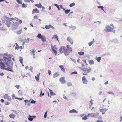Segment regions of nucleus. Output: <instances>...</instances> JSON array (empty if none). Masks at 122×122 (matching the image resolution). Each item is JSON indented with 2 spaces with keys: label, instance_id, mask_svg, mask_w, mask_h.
I'll use <instances>...</instances> for the list:
<instances>
[{
  "label": "nucleus",
  "instance_id": "7c9ffc66",
  "mask_svg": "<svg viewBox=\"0 0 122 122\" xmlns=\"http://www.w3.org/2000/svg\"><path fill=\"white\" fill-rule=\"evenodd\" d=\"M96 57V59L97 61L99 62H100V61L101 60V57H97V56Z\"/></svg>",
  "mask_w": 122,
  "mask_h": 122
},
{
  "label": "nucleus",
  "instance_id": "7ed1b4c3",
  "mask_svg": "<svg viewBox=\"0 0 122 122\" xmlns=\"http://www.w3.org/2000/svg\"><path fill=\"white\" fill-rule=\"evenodd\" d=\"M91 71V69L90 68H85L84 71V73H83V75H87V73L90 72Z\"/></svg>",
  "mask_w": 122,
  "mask_h": 122
},
{
  "label": "nucleus",
  "instance_id": "5fc2aeb1",
  "mask_svg": "<svg viewBox=\"0 0 122 122\" xmlns=\"http://www.w3.org/2000/svg\"><path fill=\"white\" fill-rule=\"evenodd\" d=\"M47 113V112H46L45 113L44 115V117L45 118H46V117Z\"/></svg>",
  "mask_w": 122,
  "mask_h": 122
},
{
  "label": "nucleus",
  "instance_id": "864d4df0",
  "mask_svg": "<svg viewBox=\"0 0 122 122\" xmlns=\"http://www.w3.org/2000/svg\"><path fill=\"white\" fill-rule=\"evenodd\" d=\"M71 59L72 61L75 62V63H76V62L75 60L71 58Z\"/></svg>",
  "mask_w": 122,
  "mask_h": 122
},
{
  "label": "nucleus",
  "instance_id": "6e6552de",
  "mask_svg": "<svg viewBox=\"0 0 122 122\" xmlns=\"http://www.w3.org/2000/svg\"><path fill=\"white\" fill-rule=\"evenodd\" d=\"M82 83L84 84H87L88 82V81L87 80L85 76H83L82 77Z\"/></svg>",
  "mask_w": 122,
  "mask_h": 122
},
{
  "label": "nucleus",
  "instance_id": "13d9d810",
  "mask_svg": "<svg viewBox=\"0 0 122 122\" xmlns=\"http://www.w3.org/2000/svg\"><path fill=\"white\" fill-rule=\"evenodd\" d=\"M5 105H8L9 104V103L8 102H5Z\"/></svg>",
  "mask_w": 122,
  "mask_h": 122
},
{
  "label": "nucleus",
  "instance_id": "603ef678",
  "mask_svg": "<svg viewBox=\"0 0 122 122\" xmlns=\"http://www.w3.org/2000/svg\"><path fill=\"white\" fill-rule=\"evenodd\" d=\"M32 70H33V67L31 66H30V68L29 69V71H31L32 72H33Z\"/></svg>",
  "mask_w": 122,
  "mask_h": 122
},
{
  "label": "nucleus",
  "instance_id": "e2e57ef3",
  "mask_svg": "<svg viewBox=\"0 0 122 122\" xmlns=\"http://www.w3.org/2000/svg\"><path fill=\"white\" fill-rule=\"evenodd\" d=\"M79 67L81 70L84 71L85 68H82L80 67Z\"/></svg>",
  "mask_w": 122,
  "mask_h": 122
},
{
  "label": "nucleus",
  "instance_id": "3c124183",
  "mask_svg": "<svg viewBox=\"0 0 122 122\" xmlns=\"http://www.w3.org/2000/svg\"><path fill=\"white\" fill-rule=\"evenodd\" d=\"M77 74V72L76 71H74L73 72H72L71 73V75H72L73 74Z\"/></svg>",
  "mask_w": 122,
  "mask_h": 122
},
{
  "label": "nucleus",
  "instance_id": "5701e85b",
  "mask_svg": "<svg viewBox=\"0 0 122 122\" xmlns=\"http://www.w3.org/2000/svg\"><path fill=\"white\" fill-rule=\"evenodd\" d=\"M9 117L11 118L14 119L15 117V115L13 114H12L9 115Z\"/></svg>",
  "mask_w": 122,
  "mask_h": 122
},
{
  "label": "nucleus",
  "instance_id": "2f4dec72",
  "mask_svg": "<svg viewBox=\"0 0 122 122\" xmlns=\"http://www.w3.org/2000/svg\"><path fill=\"white\" fill-rule=\"evenodd\" d=\"M22 7L25 8H26L27 7V5L26 4H25L24 3H23L22 4Z\"/></svg>",
  "mask_w": 122,
  "mask_h": 122
},
{
  "label": "nucleus",
  "instance_id": "0eeeda50",
  "mask_svg": "<svg viewBox=\"0 0 122 122\" xmlns=\"http://www.w3.org/2000/svg\"><path fill=\"white\" fill-rule=\"evenodd\" d=\"M66 48L64 46H62L59 49V51L61 53H64L65 50H66Z\"/></svg>",
  "mask_w": 122,
  "mask_h": 122
},
{
  "label": "nucleus",
  "instance_id": "6ab92c4d",
  "mask_svg": "<svg viewBox=\"0 0 122 122\" xmlns=\"http://www.w3.org/2000/svg\"><path fill=\"white\" fill-rule=\"evenodd\" d=\"M59 67L60 68L61 70L63 71V72H65V69L62 66H59Z\"/></svg>",
  "mask_w": 122,
  "mask_h": 122
},
{
  "label": "nucleus",
  "instance_id": "6e6d98bb",
  "mask_svg": "<svg viewBox=\"0 0 122 122\" xmlns=\"http://www.w3.org/2000/svg\"><path fill=\"white\" fill-rule=\"evenodd\" d=\"M11 96H12V99H14V98L16 97L15 95L14 94H13Z\"/></svg>",
  "mask_w": 122,
  "mask_h": 122
},
{
  "label": "nucleus",
  "instance_id": "412c9836",
  "mask_svg": "<svg viewBox=\"0 0 122 122\" xmlns=\"http://www.w3.org/2000/svg\"><path fill=\"white\" fill-rule=\"evenodd\" d=\"M59 75V74L57 72H56L53 75V77L55 78L58 76Z\"/></svg>",
  "mask_w": 122,
  "mask_h": 122
},
{
  "label": "nucleus",
  "instance_id": "f704fd0d",
  "mask_svg": "<svg viewBox=\"0 0 122 122\" xmlns=\"http://www.w3.org/2000/svg\"><path fill=\"white\" fill-rule=\"evenodd\" d=\"M19 60L20 63H22L23 62V58L20 56L19 57Z\"/></svg>",
  "mask_w": 122,
  "mask_h": 122
},
{
  "label": "nucleus",
  "instance_id": "c85d7f7f",
  "mask_svg": "<svg viewBox=\"0 0 122 122\" xmlns=\"http://www.w3.org/2000/svg\"><path fill=\"white\" fill-rule=\"evenodd\" d=\"M69 27L70 28H72V30H74L76 28V26H72V25L69 26Z\"/></svg>",
  "mask_w": 122,
  "mask_h": 122
},
{
  "label": "nucleus",
  "instance_id": "9b49d317",
  "mask_svg": "<svg viewBox=\"0 0 122 122\" xmlns=\"http://www.w3.org/2000/svg\"><path fill=\"white\" fill-rule=\"evenodd\" d=\"M39 11L36 8L33 9L32 12V14L38 13H39Z\"/></svg>",
  "mask_w": 122,
  "mask_h": 122
},
{
  "label": "nucleus",
  "instance_id": "052dcab7",
  "mask_svg": "<svg viewBox=\"0 0 122 122\" xmlns=\"http://www.w3.org/2000/svg\"><path fill=\"white\" fill-rule=\"evenodd\" d=\"M15 87L17 89H19L20 87V86L19 85H17L15 86Z\"/></svg>",
  "mask_w": 122,
  "mask_h": 122
},
{
  "label": "nucleus",
  "instance_id": "1a4fd4ad",
  "mask_svg": "<svg viewBox=\"0 0 122 122\" xmlns=\"http://www.w3.org/2000/svg\"><path fill=\"white\" fill-rule=\"evenodd\" d=\"M60 81L62 84H65L66 82V81L65 80V78L64 77H61L60 79Z\"/></svg>",
  "mask_w": 122,
  "mask_h": 122
},
{
  "label": "nucleus",
  "instance_id": "9d476101",
  "mask_svg": "<svg viewBox=\"0 0 122 122\" xmlns=\"http://www.w3.org/2000/svg\"><path fill=\"white\" fill-rule=\"evenodd\" d=\"M36 117V116H30L29 115L28 118V119L30 121H32L33 118H35Z\"/></svg>",
  "mask_w": 122,
  "mask_h": 122
},
{
  "label": "nucleus",
  "instance_id": "2eb2a0df",
  "mask_svg": "<svg viewBox=\"0 0 122 122\" xmlns=\"http://www.w3.org/2000/svg\"><path fill=\"white\" fill-rule=\"evenodd\" d=\"M35 5L36 6L37 8H41L42 6V5L41 3H39V4H35Z\"/></svg>",
  "mask_w": 122,
  "mask_h": 122
},
{
  "label": "nucleus",
  "instance_id": "dca6fc26",
  "mask_svg": "<svg viewBox=\"0 0 122 122\" xmlns=\"http://www.w3.org/2000/svg\"><path fill=\"white\" fill-rule=\"evenodd\" d=\"M78 112L76 110L74 109H72L69 111V113H77Z\"/></svg>",
  "mask_w": 122,
  "mask_h": 122
},
{
  "label": "nucleus",
  "instance_id": "58836bf2",
  "mask_svg": "<svg viewBox=\"0 0 122 122\" xmlns=\"http://www.w3.org/2000/svg\"><path fill=\"white\" fill-rule=\"evenodd\" d=\"M57 37H58V36L56 35H54L51 38L52 39H53V38H54L55 39H56Z\"/></svg>",
  "mask_w": 122,
  "mask_h": 122
},
{
  "label": "nucleus",
  "instance_id": "c9c22d12",
  "mask_svg": "<svg viewBox=\"0 0 122 122\" xmlns=\"http://www.w3.org/2000/svg\"><path fill=\"white\" fill-rule=\"evenodd\" d=\"M30 54H32L34 53L35 52V50H30Z\"/></svg>",
  "mask_w": 122,
  "mask_h": 122
},
{
  "label": "nucleus",
  "instance_id": "bb28decb",
  "mask_svg": "<svg viewBox=\"0 0 122 122\" xmlns=\"http://www.w3.org/2000/svg\"><path fill=\"white\" fill-rule=\"evenodd\" d=\"M89 64L91 65L93 64L94 63V61L92 60H89Z\"/></svg>",
  "mask_w": 122,
  "mask_h": 122
},
{
  "label": "nucleus",
  "instance_id": "20e7f679",
  "mask_svg": "<svg viewBox=\"0 0 122 122\" xmlns=\"http://www.w3.org/2000/svg\"><path fill=\"white\" fill-rule=\"evenodd\" d=\"M51 48L52 50L54 52L55 56H56L57 55V52L56 51L57 48L56 46L54 45V46H51Z\"/></svg>",
  "mask_w": 122,
  "mask_h": 122
},
{
  "label": "nucleus",
  "instance_id": "b1692460",
  "mask_svg": "<svg viewBox=\"0 0 122 122\" xmlns=\"http://www.w3.org/2000/svg\"><path fill=\"white\" fill-rule=\"evenodd\" d=\"M97 7L98 8L101 9L105 13H106V12L105 11L104 9H103V7L102 6H97Z\"/></svg>",
  "mask_w": 122,
  "mask_h": 122
},
{
  "label": "nucleus",
  "instance_id": "ddd939ff",
  "mask_svg": "<svg viewBox=\"0 0 122 122\" xmlns=\"http://www.w3.org/2000/svg\"><path fill=\"white\" fill-rule=\"evenodd\" d=\"M107 109L106 108L101 109L99 110L100 112H102V114H104L105 113V112L107 111Z\"/></svg>",
  "mask_w": 122,
  "mask_h": 122
},
{
  "label": "nucleus",
  "instance_id": "4c0bfd02",
  "mask_svg": "<svg viewBox=\"0 0 122 122\" xmlns=\"http://www.w3.org/2000/svg\"><path fill=\"white\" fill-rule=\"evenodd\" d=\"M19 25V24H18V23L17 22H15V23L14 22L13 23V25L15 26H18Z\"/></svg>",
  "mask_w": 122,
  "mask_h": 122
},
{
  "label": "nucleus",
  "instance_id": "79ce46f5",
  "mask_svg": "<svg viewBox=\"0 0 122 122\" xmlns=\"http://www.w3.org/2000/svg\"><path fill=\"white\" fill-rule=\"evenodd\" d=\"M5 18L9 21L12 20V18H8L7 17H5Z\"/></svg>",
  "mask_w": 122,
  "mask_h": 122
},
{
  "label": "nucleus",
  "instance_id": "69168bd1",
  "mask_svg": "<svg viewBox=\"0 0 122 122\" xmlns=\"http://www.w3.org/2000/svg\"><path fill=\"white\" fill-rule=\"evenodd\" d=\"M17 19V18L16 17L14 18H12V20H15Z\"/></svg>",
  "mask_w": 122,
  "mask_h": 122
},
{
  "label": "nucleus",
  "instance_id": "ea45409f",
  "mask_svg": "<svg viewBox=\"0 0 122 122\" xmlns=\"http://www.w3.org/2000/svg\"><path fill=\"white\" fill-rule=\"evenodd\" d=\"M16 45V46L15 47V49H19L18 48V45L17 43H16L15 44Z\"/></svg>",
  "mask_w": 122,
  "mask_h": 122
},
{
  "label": "nucleus",
  "instance_id": "37998d69",
  "mask_svg": "<svg viewBox=\"0 0 122 122\" xmlns=\"http://www.w3.org/2000/svg\"><path fill=\"white\" fill-rule=\"evenodd\" d=\"M15 98L16 99H18L19 100H22V99H23L24 98L23 97H22L21 98H19L18 97H16Z\"/></svg>",
  "mask_w": 122,
  "mask_h": 122
},
{
  "label": "nucleus",
  "instance_id": "bf43d9fd",
  "mask_svg": "<svg viewBox=\"0 0 122 122\" xmlns=\"http://www.w3.org/2000/svg\"><path fill=\"white\" fill-rule=\"evenodd\" d=\"M30 100H24V101L25 103H27V102H30Z\"/></svg>",
  "mask_w": 122,
  "mask_h": 122
},
{
  "label": "nucleus",
  "instance_id": "338daca9",
  "mask_svg": "<svg viewBox=\"0 0 122 122\" xmlns=\"http://www.w3.org/2000/svg\"><path fill=\"white\" fill-rule=\"evenodd\" d=\"M83 61L85 62L86 64V65H88V64H87L86 63V60H83Z\"/></svg>",
  "mask_w": 122,
  "mask_h": 122
},
{
  "label": "nucleus",
  "instance_id": "72a5a7b5",
  "mask_svg": "<svg viewBox=\"0 0 122 122\" xmlns=\"http://www.w3.org/2000/svg\"><path fill=\"white\" fill-rule=\"evenodd\" d=\"M78 54L80 55H82L84 54V53L83 52L81 51L79 52L78 53Z\"/></svg>",
  "mask_w": 122,
  "mask_h": 122
},
{
  "label": "nucleus",
  "instance_id": "680f3d73",
  "mask_svg": "<svg viewBox=\"0 0 122 122\" xmlns=\"http://www.w3.org/2000/svg\"><path fill=\"white\" fill-rule=\"evenodd\" d=\"M18 93L20 95H21L22 94V92L21 90H19L18 91Z\"/></svg>",
  "mask_w": 122,
  "mask_h": 122
},
{
  "label": "nucleus",
  "instance_id": "4d7b16f0",
  "mask_svg": "<svg viewBox=\"0 0 122 122\" xmlns=\"http://www.w3.org/2000/svg\"><path fill=\"white\" fill-rule=\"evenodd\" d=\"M93 100H92V99H91V100L90 101V102L91 103V106H92V105L93 104Z\"/></svg>",
  "mask_w": 122,
  "mask_h": 122
},
{
  "label": "nucleus",
  "instance_id": "4468645a",
  "mask_svg": "<svg viewBox=\"0 0 122 122\" xmlns=\"http://www.w3.org/2000/svg\"><path fill=\"white\" fill-rule=\"evenodd\" d=\"M50 27L53 29H54V27L50 24L48 25H46L45 26V28L46 29H49Z\"/></svg>",
  "mask_w": 122,
  "mask_h": 122
},
{
  "label": "nucleus",
  "instance_id": "4be33fe9",
  "mask_svg": "<svg viewBox=\"0 0 122 122\" xmlns=\"http://www.w3.org/2000/svg\"><path fill=\"white\" fill-rule=\"evenodd\" d=\"M49 92H50V94L52 96V95H56V94L55 93H53V92L52 90H51L50 89H49Z\"/></svg>",
  "mask_w": 122,
  "mask_h": 122
},
{
  "label": "nucleus",
  "instance_id": "f257e3e1",
  "mask_svg": "<svg viewBox=\"0 0 122 122\" xmlns=\"http://www.w3.org/2000/svg\"><path fill=\"white\" fill-rule=\"evenodd\" d=\"M2 55L0 54V56ZM3 59L0 58V68L3 70H5L13 72V70L11 68L13 64L10 61L12 55L8 54L7 53H5L3 55Z\"/></svg>",
  "mask_w": 122,
  "mask_h": 122
},
{
  "label": "nucleus",
  "instance_id": "cd10ccee",
  "mask_svg": "<svg viewBox=\"0 0 122 122\" xmlns=\"http://www.w3.org/2000/svg\"><path fill=\"white\" fill-rule=\"evenodd\" d=\"M22 30H19L17 31L16 32V33L18 35H20L22 32Z\"/></svg>",
  "mask_w": 122,
  "mask_h": 122
},
{
  "label": "nucleus",
  "instance_id": "774afa93",
  "mask_svg": "<svg viewBox=\"0 0 122 122\" xmlns=\"http://www.w3.org/2000/svg\"><path fill=\"white\" fill-rule=\"evenodd\" d=\"M37 15H35L34 16V18L35 19L37 18Z\"/></svg>",
  "mask_w": 122,
  "mask_h": 122
},
{
  "label": "nucleus",
  "instance_id": "f8f14e48",
  "mask_svg": "<svg viewBox=\"0 0 122 122\" xmlns=\"http://www.w3.org/2000/svg\"><path fill=\"white\" fill-rule=\"evenodd\" d=\"M67 41L70 42V43L71 44V45L73 44V41L70 37H67Z\"/></svg>",
  "mask_w": 122,
  "mask_h": 122
},
{
  "label": "nucleus",
  "instance_id": "c756f323",
  "mask_svg": "<svg viewBox=\"0 0 122 122\" xmlns=\"http://www.w3.org/2000/svg\"><path fill=\"white\" fill-rule=\"evenodd\" d=\"M16 1L18 4H21L22 3V0H16Z\"/></svg>",
  "mask_w": 122,
  "mask_h": 122
},
{
  "label": "nucleus",
  "instance_id": "393cba45",
  "mask_svg": "<svg viewBox=\"0 0 122 122\" xmlns=\"http://www.w3.org/2000/svg\"><path fill=\"white\" fill-rule=\"evenodd\" d=\"M94 42V39H93V41L88 43V45L89 46H91L92 45Z\"/></svg>",
  "mask_w": 122,
  "mask_h": 122
},
{
  "label": "nucleus",
  "instance_id": "e433bc0d",
  "mask_svg": "<svg viewBox=\"0 0 122 122\" xmlns=\"http://www.w3.org/2000/svg\"><path fill=\"white\" fill-rule=\"evenodd\" d=\"M70 10H65V12L66 14H67L70 12Z\"/></svg>",
  "mask_w": 122,
  "mask_h": 122
},
{
  "label": "nucleus",
  "instance_id": "39448f33",
  "mask_svg": "<svg viewBox=\"0 0 122 122\" xmlns=\"http://www.w3.org/2000/svg\"><path fill=\"white\" fill-rule=\"evenodd\" d=\"M112 30V29H111V27L109 25L106 26L104 29V30L107 32L111 31Z\"/></svg>",
  "mask_w": 122,
  "mask_h": 122
},
{
  "label": "nucleus",
  "instance_id": "aec40b11",
  "mask_svg": "<svg viewBox=\"0 0 122 122\" xmlns=\"http://www.w3.org/2000/svg\"><path fill=\"white\" fill-rule=\"evenodd\" d=\"M67 48L66 49H67V50H69V52H72V48L69 45H68L67 46Z\"/></svg>",
  "mask_w": 122,
  "mask_h": 122
},
{
  "label": "nucleus",
  "instance_id": "a19ab883",
  "mask_svg": "<svg viewBox=\"0 0 122 122\" xmlns=\"http://www.w3.org/2000/svg\"><path fill=\"white\" fill-rule=\"evenodd\" d=\"M35 77L36 81L37 82H39V78L37 77V76H35Z\"/></svg>",
  "mask_w": 122,
  "mask_h": 122
},
{
  "label": "nucleus",
  "instance_id": "423d86ee",
  "mask_svg": "<svg viewBox=\"0 0 122 122\" xmlns=\"http://www.w3.org/2000/svg\"><path fill=\"white\" fill-rule=\"evenodd\" d=\"M4 98L5 99L8 100L9 101H10L11 100V97L6 94H5L4 96Z\"/></svg>",
  "mask_w": 122,
  "mask_h": 122
},
{
  "label": "nucleus",
  "instance_id": "0e129e2a",
  "mask_svg": "<svg viewBox=\"0 0 122 122\" xmlns=\"http://www.w3.org/2000/svg\"><path fill=\"white\" fill-rule=\"evenodd\" d=\"M91 79L93 81H94L95 80V78L94 77H92V78Z\"/></svg>",
  "mask_w": 122,
  "mask_h": 122
},
{
  "label": "nucleus",
  "instance_id": "de8ad7c7",
  "mask_svg": "<svg viewBox=\"0 0 122 122\" xmlns=\"http://www.w3.org/2000/svg\"><path fill=\"white\" fill-rule=\"evenodd\" d=\"M87 118L86 117V116H85L82 118V119L83 120H86L87 119Z\"/></svg>",
  "mask_w": 122,
  "mask_h": 122
},
{
  "label": "nucleus",
  "instance_id": "a211bd4d",
  "mask_svg": "<svg viewBox=\"0 0 122 122\" xmlns=\"http://www.w3.org/2000/svg\"><path fill=\"white\" fill-rule=\"evenodd\" d=\"M99 113L98 112H96L93 113V117L97 118V117L99 115Z\"/></svg>",
  "mask_w": 122,
  "mask_h": 122
},
{
  "label": "nucleus",
  "instance_id": "473e14b6",
  "mask_svg": "<svg viewBox=\"0 0 122 122\" xmlns=\"http://www.w3.org/2000/svg\"><path fill=\"white\" fill-rule=\"evenodd\" d=\"M75 5V4L74 3H71L69 5V6L70 7H72L73 6H74Z\"/></svg>",
  "mask_w": 122,
  "mask_h": 122
},
{
  "label": "nucleus",
  "instance_id": "a18cd8bd",
  "mask_svg": "<svg viewBox=\"0 0 122 122\" xmlns=\"http://www.w3.org/2000/svg\"><path fill=\"white\" fill-rule=\"evenodd\" d=\"M11 111L16 114H17L18 113V112H17L15 110H12Z\"/></svg>",
  "mask_w": 122,
  "mask_h": 122
},
{
  "label": "nucleus",
  "instance_id": "f03ea898",
  "mask_svg": "<svg viewBox=\"0 0 122 122\" xmlns=\"http://www.w3.org/2000/svg\"><path fill=\"white\" fill-rule=\"evenodd\" d=\"M36 37L39 39H41L42 41L43 42L46 41V39L45 37L44 36L42 35L41 34H39Z\"/></svg>",
  "mask_w": 122,
  "mask_h": 122
},
{
  "label": "nucleus",
  "instance_id": "09e8293b",
  "mask_svg": "<svg viewBox=\"0 0 122 122\" xmlns=\"http://www.w3.org/2000/svg\"><path fill=\"white\" fill-rule=\"evenodd\" d=\"M110 25L111 26V29H112V30L114 28V25H113V24H110Z\"/></svg>",
  "mask_w": 122,
  "mask_h": 122
},
{
  "label": "nucleus",
  "instance_id": "49530a36",
  "mask_svg": "<svg viewBox=\"0 0 122 122\" xmlns=\"http://www.w3.org/2000/svg\"><path fill=\"white\" fill-rule=\"evenodd\" d=\"M35 102H36V101H34L33 99H32V100L31 101V102H30V103H31L34 104H35Z\"/></svg>",
  "mask_w": 122,
  "mask_h": 122
},
{
  "label": "nucleus",
  "instance_id": "a878e982",
  "mask_svg": "<svg viewBox=\"0 0 122 122\" xmlns=\"http://www.w3.org/2000/svg\"><path fill=\"white\" fill-rule=\"evenodd\" d=\"M93 113H89L87 115V116L89 117H93Z\"/></svg>",
  "mask_w": 122,
  "mask_h": 122
},
{
  "label": "nucleus",
  "instance_id": "f3484780",
  "mask_svg": "<svg viewBox=\"0 0 122 122\" xmlns=\"http://www.w3.org/2000/svg\"><path fill=\"white\" fill-rule=\"evenodd\" d=\"M66 50H65L64 53V54L65 56H67L70 53L69 51L67 50V49L66 48Z\"/></svg>",
  "mask_w": 122,
  "mask_h": 122
},
{
  "label": "nucleus",
  "instance_id": "c03bdc74",
  "mask_svg": "<svg viewBox=\"0 0 122 122\" xmlns=\"http://www.w3.org/2000/svg\"><path fill=\"white\" fill-rule=\"evenodd\" d=\"M67 85L69 86H71L72 85V84L70 82H68L67 83Z\"/></svg>",
  "mask_w": 122,
  "mask_h": 122
},
{
  "label": "nucleus",
  "instance_id": "8fccbe9b",
  "mask_svg": "<svg viewBox=\"0 0 122 122\" xmlns=\"http://www.w3.org/2000/svg\"><path fill=\"white\" fill-rule=\"evenodd\" d=\"M107 93H108L109 94H112V95H114V94L112 92H107Z\"/></svg>",
  "mask_w": 122,
  "mask_h": 122
}]
</instances>
